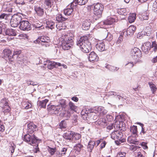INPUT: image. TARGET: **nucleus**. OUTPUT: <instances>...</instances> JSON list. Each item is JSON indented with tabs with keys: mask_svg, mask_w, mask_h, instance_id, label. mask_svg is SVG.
<instances>
[{
	"mask_svg": "<svg viewBox=\"0 0 157 157\" xmlns=\"http://www.w3.org/2000/svg\"><path fill=\"white\" fill-rule=\"evenodd\" d=\"M113 125L114 128L116 129H119L121 130H122L123 131H124L125 129L124 128L123 129V123L122 122L116 121L115 122L114 124Z\"/></svg>",
	"mask_w": 157,
	"mask_h": 157,
	"instance_id": "obj_24",
	"label": "nucleus"
},
{
	"mask_svg": "<svg viewBox=\"0 0 157 157\" xmlns=\"http://www.w3.org/2000/svg\"><path fill=\"white\" fill-rule=\"evenodd\" d=\"M95 144V142L94 141L90 140L88 142L87 149L88 151L91 152L93 149L94 145Z\"/></svg>",
	"mask_w": 157,
	"mask_h": 157,
	"instance_id": "obj_26",
	"label": "nucleus"
},
{
	"mask_svg": "<svg viewBox=\"0 0 157 157\" xmlns=\"http://www.w3.org/2000/svg\"><path fill=\"white\" fill-rule=\"evenodd\" d=\"M123 33H122L121 34L120 36L117 40V41L116 43L117 44H119L123 40Z\"/></svg>",
	"mask_w": 157,
	"mask_h": 157,
	"instance_id": "obj_56",
	"label": "nucleus"
},
{
	"mask_svg": "<svg viewBox=\"0 0 157 157\" xmlns=\"http://www.w3.org/2000/svg\"><path fill=\"white\" fill-rule=\"evenodd\" d=\"M76 6L75 5V4L73 1L70 3V5H68L67 8L64 10L63 12L65 15L69 16L73 14L74 11V7Z\"/></svg>",
	"mask_w": 157,
	"mask_h": 157,
	"instance_id": "obj_14",
	"label": "nucleus"
},
{
	"mask_svg": "<svg viewBox=\"0 0 157 157\" xmlns=\"http://www.w3.org/2000/svg\"><path fill=\"white\" fill-rule=\"evenodd\" d=\"M89 111L90 113H98L102 116L105 115L107 112V110L105 109L104 108L101 106L91 108L90 109H89Z\"/></svg>",
	"mask_w": 157,
	"mask_h": 157,
	"instance_id": "obj_10",
	"label": "nucleus"
},
{
	"mask_svg": "<svg viewBox=\"0 0 157 157\" xmlns=\"http://www.w3.org/2000/svg\"><path fill=\"white\" fill-rule=\"evenodd\" d=\"M73 136V139H75L76 140H78L81 137V136L79 134L75 133V132Z\"/></svg>",
	"mask_w": 157,
	"mask_h": 157,
	"instance_id": "obj_55",
	"label": "nucleus"
},
{
	"mask_svg": "<svg viewBox=\"0 0 157 157\" xmlns=\"http://www.w3.org/2000/svg\"><path fill=\"white\" fill-rule=\"evenodd\" d=\"M114 21L115 20L114 19L110 18L105 20L103 21V23L104 25H108L112 24Z\"/></svg>",
	"mask_w": 157,
	"mask_h": 157,
	"instance_id": "obj_38",
	"label": "nucleus"
},
{
	"mask_svg": "<svg viewBox=\"0 0 157 157\" xmlns=\"http://www.w3.org/2000/svg\"><path fill=\"white\" fill-rule=\"evenodd\" d=\"M45 36H42L40 38V42H44L45 43V47H48L49 46V44L48 43V42L46 40Z\"/></svg>",
	"mask_w": 157,
	"mask_h": 157,
	"instance_id": "obj_41",
	"label": "nucleus"
},
{
	"mask_svg": "<svg viewBox=\"0 0 157 157\" xmlns=\"http://www.w3.org/2000/svg\"><path fill=\"white\" fill-rule=\"evenodd\" d=\"M109 95L110 96H113L116 98H118L120 100L121 99L124 101L126 99V97H124L123 94H121L118 91H111L109 92Z\"/></svg>",
	"mask_w": 157,
	"mask_h": 157,
	"instance_id": "obj_16",
	"label": "nucleus"
},
{
	"mask_svg": "<svg viewBox=\"0 0 157 157\" xmlns=\"http://www.w3.org/2000/svg\"><path fill=\"white\" fill-rule=\"evenodd\" d=\"M69 106L70 109L73 111H75L76 106L75 105L74 103L71 101H70L69 103Z\"/></svg>",
	"mask_w": 157,
	"mask_h": 157,
	"instance_id": "obj_49",
	"label": "nucleus"
},
{
	"mask_svg": "<svg viewBox=\"0 0 157 157\" xmlns=\"http://www.w3.org/2000/svg\"><path fill=\"white\" fill-rule=\"evenodd\" d=\"M74 134V132L69 131L63 134V136L64 139L66 140L69 142H71L73 139V135Z\"/></svg>",
	"mask_w": 157,
	"mask_h": 157,
	"instance_id": "obj_15",
	"label": "nucleus"
},
{
	"mask_svg": "<svg viewBox=\"0 0 157 157\" xmlns=\"http://www.w3.org/2000/svg\"><path fill=\"white\" fill-rule=\"evenodd\" d=\"M4 58L6 60H8L9 63H10L13 64V61L12 52L10 49H5L3 52Z\"/></svg>",
	"mask_w": 157,
	"mask_h": 157,
	"instance_id": "obj_8",
	"label": "nucleus"
},
{
	"mask_svg": "<svg viewBox=\"0 0 157 157\" xmlns=\"http://www.w3.org/2000/svg\"><path fill=\"white\" fill-rule=\"evenodd\" d=\"M21 14L20 13L14 14L12 16L10 21L11 26L13 27H17L22 21Z\"/></svg>",
	"mask_w": 157,
	"mask_h": 157,
	"instance_id": "obj_5",
	"label": "nucleus"
},
{
	"mask_svg": "<svg viewBox=\"0 0 157 157\" xmlns=\"http://www.w3.org/2000/svg\"><path fill=\"white\" fill-rule=\"evenodd\" d=\"M113 36L110 33H108L107 35L106 36V40L108 41H110L113 39Z\"/></svg>",
	"mask_w": 157,
	"mask_h": 157,
	"instance_id": "obj_58",
	"label": "nucleus"
},
{
	"mask_svg": "<svg viewBox=\"0 0 157 157\" xmlns=\"http://www.w3.org/2000/svg\"><path fill=\"white\" fill-rule=\"evenodd\" d=\"M48 101V100L47 99H45L42 101H38L37 102V105L40 108H45Z\"/></svg>",
	"mask_w": 157,
	"mask_h": 157,
	"instance_id": "obj_25",
	"label": "nucleus"
},
{
	"mask_svg": "<svg viewBox=\"0 0 157 157\" xmlns=\"http://www.w3.org/2000/svg\"><path fill=\"white\" fill-rule=\"evenodd\" d=\"M47 150L52 156L53 155L56 151V147L52 148L49 146H48Z\"/></svg>",
	"mask_w": 157,
	"mask_h": 157,
	"instance_id": "obj_43",
	"label": "nucleus"
},
{
	"mask_svg": "<svg viewBox=\"0 0 157 157\" xmlns=\"http://www.w3.org/2000/svg\"><path fill=\"white\" fill-rule=\"evenodd\" d=\"M147 29L149 30L148 31H144L142 32V34L144 35H146L148 36H150L151 33V30L150 27H148Z\"/></svg>",
	"mask_w": 157,
	"mask_h": 157,
	"instance_id": "obj_44",
	"label": "nucleus"
},
{
	"mask_svg": "<svg viewBox=\"0 0 157 157\" xmlns=\"http://www.w3.org/2000/svg\"><path fill=\"white\" fill-rule=\"evenodd\" d=\"M78 116L76 114L74 115L72 117V120L73 124L74 125H76L77 124Z\"/></svg>",
	"mask_w": 157,
	"mask_h": 157,
	"instance_id": "obj_47",
	"label": "nucleus"
},
{
	"mask_svg": "<svg viewBox=\"0 0 157 157\" xmlns=\"http://www.w3.org/2000/svg\"><path fill=\"white\" fill-rule=\"evenodd\" d=\"M83 147V145L79 143L75 145L74 146V148L77 152H80Z\"/></svg>",
	"mask_w": 157,
	"mask_h": 157,
	"instance_id": "obj_39",
	"label": "nucleus"
},
{
	"mask_svg": "<svg viewBox=\"0 0 157 157\" xmlns=\"http://www.w3.org/2000/svg\"><path fill=\"white\" fill-rule=\"evenodd\" d=\"M44 65L46 66L48 69L51 70L54 68L57 67L58 66H61V64L59 63L56 62L54 61H51L49 60H47L46 63L44 64Z\"/></svg>",
	"mask_w": 157,
	"mask_h": 157,
	"instance_id": "obj_12",
	"label": "nucleus"
},
{
	"mask_svg": "<svg viewBox=\"0 0 157 157\" xmlns=\"http://www.w3.org/2000/svg\"><path fill=\"white\" fill-rule=\"evenodd\" d=\"M91 7H94V13L98 18L100 17L101 16L102 13L104 9V6L101 3H97L94 6H90Z\"/></svg>",
	"mask_w": 157,
	"mask_h": 157,
	"instance_id": "obj_6",
	"label": "nucleus"
},
{
	"mask_svg": "<svg viewBox=\"0 0 157 157\" xmlns=\"http://www.w3.org/2000/svg\"><path fill=\"white\" fill-rule=\"evenodd\" d=\"M136 14L133 13L131 14L128 17V21L130 23L133 22L136 19Z\"/></svg>",
	"mask_w": 157,
	"mask_h": 157,
	"instance_id": "obj_33",
	"label": "nucleus"
},
{
	"mask_svg": "<svg viewBox=\"0 0 157 157\" xmlns=\"http://www.w3.org/2000/svg\"><path fill=\"white\" fill-rule=\"evenodd\" d=\"M147 47L148 49H150L151 48V44L149 42H147L144 44Z\"/></svg>",
	"mask_w": 157,
	"mask_h": 157,
	"instance_id": "obj_62",
	"label": "nucleus"
},
{
	"mask_svg": "<svg viewBox=\"0 0 157 157\" xmlns=\"http://www.w3.org/2000/svg\"><path fill=\"white\" fill-rule=\"evenodd\" d=\"M151 48H153V49L155 52H156L157 50V44L156 43L155 41L152 42Z\"/></svg>",
	"mask_w": 157,
	"mask_h": 157,
	"instance_id": "obj_54",
	"label": "nucleus"
},
{
	"mask_svg": "<svg viewBox=\"0 0 157 157\" xmlns=\"http://www.w3.org/2000/svg\"><path fill=\"white\" fill-rule=\"evenodd\" d=\"M56 157H61L63 155L61 154V153L58 151H56Z\"/></svg>",
	"mask_w": 157,
	"mask_h": 157,
	"instance_id": "obj_64",
	"label": "nucleus"
},
{
	"mask_svg": "<svg viewBox=\"0 0 157 157\" xmlns=\"http://www.w3.org/2000/svg\"><path fill=\"white\" fill-rule=\"evenodd\" d=\"M118 13L121 15L125 16L127 15L128 13L125 8H121L118 9L117 11Z\"/></svg>",
	"mask_w": 157,
	"mask_h": 157,
	"instance_id": "obj_35",
	"label": "nucleus"
},
{
	"mask_svg": "<svg viewBox=\"0 0 157 157\" xmlns=\"http://www.w3.org/2000/svg\"><path fill=\"white\" fill-rule=\"evenodd\" d=\"M136 29V27L134 25L130 26L127 29L123 31L122 33L124 36L125 37H130L133 35Z\"/></svg>",
	"mask_w": 157,
	"mask_h": 157,
	"instance_id": "obj_11",
	"label": "nucleus"
},
{
	"mask_svg": "<svg viewBox=\"0 0 157 157\" xmlns=\"http://www.w3.org/2000/svg\"><path fill=\"white\" fill-rule=\"evenodd\" d=\"M131 53L132 58L136 60L139 59L142 56L141 50L136 47H134L131 49Z\"/></svg>",
	"mask_w": 157,
	"mask_h": 157,
	"instance_id": "obj_7",
	"label": "nucleus"
},
{
	"mask_svg": "<svg viewBox=\"0 0 157 157\" xmlns=\"http://www.w3.org/2000/svg\"><path fill=\"white\" fill-rule=\"evenodd\" d=\"M59 103L58 105L60 107L61 111L63 109L65 110L67 107L66 101L64 99H62L59 100Z\"/></svg>",
	"mask_w": 157,
	"mask_h": 157,
	"instance_id": "obj_23",
	"label": "nucleus"
},
{
	"mask_svg": "<svg viewBox=\"0 0 157 157\" xmlns=\"http://www.w3.org/2000/svg\"><path fill=\"white\" fill-rule=\"evenodd\" d=\"M60 43L62 49L66 50L70 49L73 47L74 42L71 38L67 37L62 39Z\"/></svg>",
	"mask_w": 157,
	"mask_h": 157,
	"instance_id": "obj_4",
	"label": "nucleus"
},
{
	"mask_svg": "<svg viewBox=\"0 0 157 157\" xmlns=\"http://www.w3.org/2000/svg\"><path fill=\"white\" fill-rule=\"evenodd\" d=\"M140 144H141V146L143 147V148L144 149H146L148 148L147 145V143L144 142H143L141 143H140Z\"/></svg>",
	"mask_w": 157,
	"mask_h": 157,
	"instance_id": "obj_59",
	"label": "nucleus"
},
{
	"mask_svg": "<svg viewBox=\"0 0 157 157\" xmlns=\"http://www.w3.org/2000/svg\"><path fill=\"white\" fill-rule=\"evenodd\" d=\"M104 41L100 42L96 44L95 47L99 51L101 52L106 50L105 47Z\"/></svg>",
	"mask_w": 157,
	"mask_h": 157,
	"instance_id": "obj_21",
	"label": "nucleus"
},
{
	"mask_svg": "<svg viewBox=\"0 0 157 157\" xmlns=\"http://www.w3.org/2000/svg\"><path fill=\"white\" fill-rule=\"evenodd\" d=\"M89 109H87L86 110H83L81 112V114L83 116L84 115L85 116H86L85 115H86L87 116V117H89L90 116V113L89 112Z\"/></svg>",
	"mask_w": 157,
	"mask_h": 157,
	"instance_id": "obj_48",
	"label": "nucleus"
},
{
	"mask_svg": "<svg viewBox=\"0 0 157 157\" xmlns=\"http://www.w3.org/2000/svg\"><path fill=\"white\" fill-rule=\"evenodd\" d=\"M148 84L151 89L152 93L155 94L157 90V88L155 85L152 82H149Z\"/></svg>",
	"mask_w": 157,
	"mask_h": 157,
	"instance_id": "obj_34",
	"label": "nucleus"
},
{
	"mask_svg": "<svg viewBox=\"0 0 157 157\" xmlns=\"http://www.w3.org/2000/svg\"><path fill=\"white\" fill-rule=\"evenodd\" d=\"M76 44L79 47L81 51L85 53L89 52L92 50L91 44L86 36H81L77 41Z\"/></svg>",
	"mask_w": 157,
	"mask_h": 157,
	"instance_id": "obj_2",
	"label": "nucleus"
},
{
	"mask_svg": "<svg viewBox=\"0 0 157 157\" xmlns=\"http://www.w3.org/2000/svg\"><path fill=\"white\" fill-rule=\"evenodd\" d=\"M67 18L63 17L61 14H58L56 16V20L59 22H62L67 20Z\"/></svg>",
	"mask_w": 157,
	"mask_h": 157,
	"instance_id": "obj_27",
	"label": "nucleus"
},
{
	"mask_svg": "<svg viewBox=\"0 0 157 157\" xmlns=\"http://www.w3.org/2000/svg\"><path fill=\"white\" fill-rule=\"evenodd\" d=\"M36 125L34 124L33 122L28 123L27 124V134L25 135L24 136V141L34 147L35 153L39 151V144L41 140V139L36 136L34 134H33L36 131Z\"/></svg>",
	"mask_w": 157,
	"mask_h": 157,
	"instance_id": "obj_1",
	"label": "nucleus"
},
{
	"mask_svg": "<svg viewBox=\"0 0 157 157\" xmlns=\"http://www.w3.org/2000/svg\"><path fill=\"white\" fill-rule=\"evenodd\" d=\"M63 117L65 118L66 120H68L71 115L70 113L68 111H67L63 113Z\"/></svg>",
	"mask_w": 157,
	"mask_h": 157,
	"instance_id": "obj_46",
	"label": "nucleus"
},
{
	"mask_svg": "<svg viewBox=\"0 0 157 157\" xmlns=\"http://www.w3.org/2000/svg\"><path fill=\"white\" fill-rule=\"evenodd\" d=\"M23 105H23L25 107V109H28L30 108L31 107V104L29 102H24L23 103Z\"/></svg>",
	"mask_w": 157,
	"mask_h": 157,
	"instance_id": "obj_53",
	"label": "nucleus"
},
{
	"mask_svg": "<svg viewBox=\"0 0 157 157\" xmlns=\"http://www.w3.org/2000/svg\"><path fill=\"white\" fill-rule=\"evenodd\" d=\"M147 47L144 44H143L141 47L142 50L145 54H147L148 53V52L150 50L148 49Z\"/></svg>",
	"mask_w": 157,
	"mask_h": 157,
	"instance_id": "obj_51",
	"label": "nucleus"
},
{
	"mask_svg": "<svg viewBox=\"0 0 157 157\" xmlns=\"http://www.w3.org/2000/svg\"><path fill=\"white\" fill-rule=\"evenodd\" d=\"M54 0H45L44 4L47 7V8H51L53 5L54 2Z\"/></svg>",
	"mask_w": 157,
	"mask_h": 157,
	"instance_id": "obj_31",
	"label": "nucleus"
},
{
	"mask_svg": "<svg viewBox=\"0 0 157 157\" xmlns=\"http://www.w3.org/2000/svg\"><path fill=\"white\" fill-rule=\"evenodd\" d=\"M60 107L57 105H48L47 106V109L48 111L52 113L58 114L59 112L61 111Z\"/></svg>",
	"mask_w": 157,
	"mask_h": 157,
	"instance_id": "obj_13",
	"label": "nucleus"
},
{
	"mask_svg": "<svg viewBox=\"0 0 157 157\" xmlns=\"http://www.w3.org/2000/svg\"><path fill=\"white\" fill-rule=\"evenodd\" d=\"M34 10L39 16H42L44 14V10L42 7L38 6H35Z\"/></svg>",
	"mask_w": 157,
	"mask_h": 157,
	"instance_id": "obj_22",
	"label": "nucleus"
},
{
	"mask_svg": "<svg viewBox=\"0 0 157 157\" xmlns=\"http://www.w3.org/2000/svg\"><path fill=\"white\" fill-rule=\"evenodd\" d=\"M126 153L123 152H119L118 153L117 157H124L125 156Z\"/></svg>",
	"mask_w": 157,
	"mask_h": 157,
	"instance_id": "obj_61",
	"label": "nucleus"
},
{
	"mask_svg": "<svg viewBox=\"0 0 157 157\" xmlns=\"http://www.w3.org/2000/svg\"><path fill=\"white\" fill-rule=\"evenodd\" d=\"M8 15L7 14L5 13H2L0 15V23L2 21H1L3 19H6L7 18Z\"/></svg>",
	"mask_w": 157,
	"mask_h": 157,
	"instance_id": "obj_50",
	"label": "nucleus"
},
{
	"mask_svg": "<svg viewBox=\"0 0 157 157\" xmlns=\"http://www.w3.org/2000/svg\"><path fill=\"white\" fill-rule=\"evenodd\" d=\"M152 10L154 12L157 13V0L153 3Z\"/></svg>",
	"mask_w": 157,
	"mask_h": 157,
	"instance_id": "obj_52",
	"label": "nucleus"
},
{
	"mask_svg": "<svg viewBox=\"0 0 157 157\" xmlns=\"http://www.w3.org/2000/svg\"><path fill=\"white\" fill-rule=\"evenodd\" d=\"M88 0H73V2L75 4V6L77 5L82 6L85 5Z\"/></svg>",
	"mask_w": 157,
	"mask_h": 157,
	"instance_id": "obj_28",
	"label": "nucleus"
},
{
	"mask_svg": "<svg viewBox=\"0 0 157 157\" xmlns=\"http://www.w3.org/2000/svg\"><path fill=\"white\" fill-rule=\"evenodd\" d=\"M105 67L109 71L113 72L117 71L119 69V67L112 66L109 64L107 65Z\"/></svg>",
	"mask_w": 157,
	"mask_h": 157,
	"instance_id": "obj_32",
	"label": "nucleus"
},
{
	"mask_svg": "<svg viewBox=\"0 0 157 157\" xmlns=\"http://www.w3.org/2000/svg\"><path fill=\"white\" fill-rule=\"evenodd\" d=\"M122 133L118 130H117L112 133L111 137V138L115 140L116 144L119 145L125 140L124 139L122 138Z\"/></svg>",
	"mask_w": 157,
	"mask_h": 157,
	"instance_id": "obj_3",
	"label": "nucleus"
},
{
	"mask_svg": "<svg viewBox=\"0 0 157 157\" xmlns=\"http://www.w3.org/2000/svg\"><path fill=\"white\" fill-rule=\"evenodd\" d=\"M0 106L3 109L4 108H6V109L3 112L4 113L9 112L10 110L9 107L8 105V102L6 101V99H2L0 102Z\"/></svg>",
	"mask_w": 157,
	"mask_h": 157,
	"instance_id": "obj_20",
	"label": "nucleus"
},
{
	"mask_svg": "<svg viewBox=\"0 0 157 157\" xmlns=\"http://www.w3.org/2000/svg\"><path fill=\"white\" fill-rule=\"evenodd\" d=\"M130 132L134 135H137V126L134 125L131 127Z\"/></svg>",
	"mask_w": 157,
	"mask_h": 157,
	"instance_id": "obj_42",
	"label": "nucleus"
},
{
	"mask_svg": "<svg viewBox=\"0 0 157 157\" xmlns=\"http://www.w3.org/2000/svg\"><path fill=\"white\" fill-rule=\"evenodd\" d=\"M46 27L51 29L52 30V29H54L55 26V23L52 21H48L46 22Z\"/></svg>",
	"mask_w": 157,
	"mask_h": 157,
	"instance_id": "obj_29",
	"label": "nucleus"
},
{
	"mask_svg": "<svg viewBox=\"0 0 157 157\" xmlns=\"http://www.w3.org/2000/svg\"><path fill=\"white\" fill-rule=\"evenodd\" d=\"M148 15L147 13H144L140 14L139 17L140 20L143 21L144 20H147L148 18Z\"/></svg>",
	"mask_w": 157,
	"mask_h": 157,
	"instance_id": "obj_36",
	"label": "nucleus"
},
{
	"mask_svg": "<svg viewBox=\"0 0 157 157\" xmlns=\"http://www.w3.org/2000/svg\"><path fill=\"white\" fill-rule=\"evenodd\" d=\"M106 144V143L105 141H103L101 144H100V148L102 149L105 147V145Z\"/></svg>",
	"mask_w": 157,
	"mask_h": 157,
	"instance_id": "obj_63",
	"label": "nucleus"
},
{
	"mask_svg": "<svg viewBox=\"0 0 157 157\" xmlns=\"http://www.w3.org/2000/svg\"><path fill=\"white\" fill-rule=\"evenodd\" d=\"M67 148L66 147H63L61 151V154H62L63 155L66 154V152L67 151Z\"/></svg>",
	"mask_w": 157,
	"mask_h": 157,
	"instance_id": "obj_60",
	"label": "nucleus"
},
{
	"mask_svg": "<svg viewBox=\"0 0 157 157\" xmlns=\"http://www.w3.org/2000/svg\"><path fill=\"white\" fill-rule=\"evenodd\" d=\"M59 128L61 129L65 128L67 126V123L65 120H62L59 124Z\"/></svg>",
	"mask_w": 157,
	"mask_h": 157,
	"instance_id": "obj_37",
	"label": "nucleus"
},
{
	"mask_svg": "<svg viewBox=\"0 0 157 157\" xmlns=\"http://www.w3.org/2000/svg\"><path fill=\"white\" fill-rule=\"evenodd\" d=\"M19 25V28L23 31H28L32 29L31 24L28 21L22 20Z\"/></svg>",
	"mask_w": 157,
	"mask_h": 157,
	"instance_id": "obj_9",
	"label": "nucleus"
},
{
	"mask_svg": "<svg viewBox=\"0 0 157 157\" xmlns=\"http://www.w3.org/2000/svg\"><path fill=\"white\" fill-rule=\"evenodd\" d=\"M21 53V50L19 49H16L13 51V53L12 55L13 57V61L16 59V58L18 57L19 56H20V54Z\"/></svg>",
	"mask_w": 157,
	"mask_h": 157,
	"instance_id": "obj_30",
	"label": "nucleus"
},
{
	"mask_svg": "<svg viewBox=\"0 0 157 157\" xmlns=\"http://www.w3.org/2000/svg\"><path fill=\"white\" fill-rule=\"evenodd\" d=\"M10 149L11 151V152L13 153L14 152V149L16 147V145L13 142H10Z\"/></svg>",
	"mask_w": 157,
	"mask_h": 157,
	"instance_id": "obj_45",
	"label": "nucleus"
},
{
	"mask_svg": "<svg viewBox=\"0 0 157 157\" xmlns=\"http://www.w3.org/2000/svg\"><path fill=\"white\" fill-rule=\"evenodd\" d=\"M89 112L90 113L89 115L90 119H93L94 121L98 119L99 117L96 114L97 113L95 112L90 113L89 111Z\"/></svg>",
	"mask_w": 157,
	"mask_h": 157,
	"instance_id": "obj_40",
	"label": "nucleus"
},
{
	"mask_svg": "<svg viewBox=\"0 0 157 157\" xmlns=\"http://www.w3.org/2000/svg\"><path fill=\"white\" fill-rule=\"evenodd\" d=\"M147 131L148 130L147 129L145 131L140 132V135L142 137H144L145 136H147L148 135Z\"/></svg>",
	"mask_w": 157,
	"mask_h": 157,
	"instance_id": "obj_57",
	"label": "nucleus"
},
{
	"mask_svg": "<svg viewBox=\"0 0 157 157\" xmlns=\"http://www.w3.org/2000/svg\"><path fill=\"white\" fill-rule=\"evenodd\" d=\"M88 58L89 61L92 63L97 62L99 60L98 56L94 51H92L90 53Z\"/></svg>",
	"mask_w": 157,
	"mask_h": 157,
	"instance_id": "obj_17",
	"label": "nucleus"
},
{
	"mask_svg": "<svg viewBox=\"0 0 157 157\" xmlns=\"http://www.w3.org/2000/svg\"><path fill=\"white\" fill-rule=\"evenodd\" d=\"M82 28L84 30L89 29L91 25L90 21L89 19H83L82 21Z\"/></svg>",
	"mask_w": 157,
	"mask_h": 157,
	"instance_id": "obj_19",
	"label": "nucleus"
},
{
	"mask_svg": "<svg viewBox=\"0 0 157 157\" xmlns=\"http://www.w3.org/2000/svg\"><path fill=\"white\" fill-rule=\"evenodd\" d=\"M3 35L11 37L15 36L17 35V32L15 30L11 28L7 29H4Z\"/></svg>",
	"mask_w": 157,
	"mask_h": 157,
	"instance_id": "obj_18",
	"label": "nucleus"
}]
</instances>
